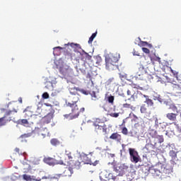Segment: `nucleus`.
<instances>
[{"instance_id": "7", "label": "nucleus", "mask_w": 181, "mask_h": 181, "mask_svg": "<svg viewBox=\"0 0 181 181\" xmlns=\"http://www.w3.org/2000/svg\"><path fill=\"white\" fill-rule=\"evenodd\" d=\"M71 175H73V168H69L63 171V175H55V176L53 177V179L57 181H64V177H71Z\"/></svg>"}, {"instance_id": "18", "label": "nucleus", "mask_w": 181, "mask_h": 181, "mask_svg": "<svg viewBox=\"0 0 181 181\" xmlns=\"http://www.w3.org/2000/svg\"><path fill=\"white\" fill-rule=\"evenodd\" d=\"M153 149L154 150L151 151V153H153V155L157 156L164 153V150L162 147L161 148L153 147Z\"/></svg>"}, {"instance_id": "16", "label": "nucleus", "mask_w": 181, "mask_h": 181, "mask_svg": "<svg viewBox=\"0 0 181 181\" xmlns=\"http://www.w3.org/2000/svg\"><path fill=\"white\" fill-rule=\"evenodd\" d=\"M44 163L49 165H55V159L50 157H46L44 158Z\"/></svg>"}, {"instance_id": "32", "label": "nucleus", "mask_w": 181, "mask_h": 181, "mask_svg": "<svg viewBox=\"0 0 181 181\" xmlns=\"http://www.w3.org/2000/svg\"><path fill=\"white\" fill-rule=\"evenodd\" d=\"M155 167H156L155 176H159L160 173H161V172L159 170V167L158 165H155Z\"/></svg>"}, {"instance_id": "20", "label": "nucleus", "mask_w": 181, "mask_h": 181, "mask_svg": "<svg viewBox=\"0 0 181 181\" xmlns=\"http://www.w3.org/2000/svg\"><path fill=\"white\" fill-rule=\"evenodd\" d=\"M144 169L145 170H147V172H148L149 174H152L153 176H155V170H156V166H151V167L145 166Z\"/></svg>"}, {"instance_id": "52", "label": "nucleus", "mask_w": 181, "mask_h": 181, "mask_svg": "<svg viewBox=\"0 0 181 181\" xmlns=\"http://www.w3.org/2000/svg\"><path fill=\"white\" fill-rule=\"evenodd\" d=\"M41 113H42V108L38 107V115H40Z\"/></svg>"}, {"instance_id": "4", "label": "nucleus", "mask_w": 181, "mask_h": 181, "mask_svg": "<svg viewBox=\"0 0 181 181\" xmlns=\"http://www.w3.org/2000/svg\"><path fill=\"white\" fill-rule=\"evenodd\" d=\"M108 165H111L114 172L120 175L126 174L129 170V165L127 163H121L114 161L112 163H109Z\"/></svg>"}, {"instance_id": "41", "label": "nucleus", "mask_w": 181, "mask_h": 181, "mask_svg": "<svg viewBox=\"0 0 181 181\" xmlns=\"http://www.w3.org/2000/svg\"><path fill=\"white\" fill-rule=\"evenodd\" d=\"M31 136V134H24L22 136H21V138L24 139V138H28Z\"/></svg>"}, {"instance_id": "27", "label": "nucleus", "mask_w": 181, "mask_h": 181, "mask_svg": "<svg viewBox=\"0 0 181 181\" xmlns=\"http://www.w3.org/2000/svg\"><path fill=\"white\" fill-rule=\"evenodd\" d=\"M50 142L52 146H58L60 144L59 141H58L57 139H52Z\"/></svg>"}, {"instance_id": "62", "label": "nucleus", "mask_w": 181, "mask_h": 181, "mask_svg": "<svg viewBox=\"0 0 181 181\" xmlns=\"http://www.w3.org/2000/svg\"><path fill=\"white\" fill-rule=\"evenodd\" d=\"M112 156H115V154H112Z\"/></svg>"}, {"instance_id": "56", "label": "nucleus", "mask_w": 181, "mask_h": 181, "mask_svg": "<svg viewBox=\"0 0 181 181\" xmlns=\"http://www.w3.org/2000/svg\"><path fill=\"white\" fill-rule=\"evenodd\" d=\"M112 180H117V177L112 176Z\"/></svg>"}, {"instance_id": "61", "label": "nucleus", "mask_w": 181, "mask_h": 181, "mask_svg": "<svg viewBox=\"0 0 181 181\" xmlns=\"http://www.w3.org/2000/svg\"><path fill=\"white\" fill-rule=\"evenodd\" d=\"M105 122H107V119H106V118H105Z\"/></svg>"}, {"instance_id": "8", "label": "nucleus", "mask_w": 181, "mask_h": 181, "mask_svg": "<svg viewBox=\"0 0 181 181\" xmlns=\"http://www.w3.org/2000/svg\"><path fill=\"white\" fill-rule=\"evenodd\" d=\"M129 153L132 163H137L139 162V156L135 148H129Z\"/></svg>"}, {"instance_id": "46", "label": "nucleus", "mask_w": 181, "mask_h": 181, "mask_svg": "<svg viewBox=\"0 0 181 181\" xmlns=\"http://www.w3.org/2000/svg\"><path fill=\"white\" fill-rule=\"evenodd\" d=\"M42 98H44V99H48L49 98V94H48V93H43L42 94Z\"/></svg>"}, {"instance_id": "37", "label": "nucleus", "mask_w": 181, "mask_h": 181, "mask_svg": "<svg viewBox=\"0 0 181 181\" xmlns=\"http://www.w3.org/2000/svg\"><path fill=\"white\" fill-rule=\"evenodd\" d=\"M69 45H70L71 47H74V46H76V47H78V48H81V47H80V45H78V44H74V43H67L66 45H65V46H69Z\"/></svg>"}, {"instance_id": "57", "label": "nucleus", "mask_w": 181, "mask_h": 181, "mask_svg": "<svg viewBox=\"0 0 181 181\" xmlns=\"http://www.w3.org/2000/svg\"><path fill=\"white\" fill-rule=\"evenodd\" d=\"M177 153L181 156V148H180V151Z\"/></svg>"}, {"instance_id": "24", "label": "nucleus", "mask_w": 181, "mask_h": 181, "mask_svg": "<svg viewBox=\"0 0 181 181\" xmlns=\"http://www.w3.org/2000/svg\"><path fill=\"white\" fill-rule=\"evenodd\" d=\"M122 106L124 107V108L131 109L132 111H135V110L136 109V107L131 105V104L129 103H124Z\"/></svg>"}, {"instance_id": "15", "label": "nucleus", "mask_w": 181, "mask_h": 181, "mask_svg": "<svg viewBox=\"0 0 181 181\" xmlns=\"http://www.w3.org/2000/svg\"><path fill=\"white\" fill-rule=\"evenodd\" d=\"M155 125H156V127H157V128H158V129H160L161 131L165 130L166 127L168 126L167 123L165 122L159 123V122H158L157 118H156V119H155Z\"/></svg>"}, {"instance_id": "45", "label": "nucleus", "mask_w": 181, "mask_h": 181, "mask_svg": "<svg viewBox=\"0 0 181 181\" xmlns=\"http://www.w3.org/2000/svg\"><path fill=\"white\" fill-rule=\"evenodd\" d=\"M132 122H138V117L136 115H133V119H132Z\"/></svg>"}, {"instance_id": "47", "label": "nucleus", "mask_w": 181, "mask_h": 181, "mask_svg": "<svg viewBox=\"0 0 181 181\" xmlns=\"http://www.w3.org/2000/svg\"><path fill=\"white\" fill-rule=\"evenodd\" d=\"M153 60L158 62V63L161 62V58H160L159 57H156L155 58H153Z\"/></svg>"}, {"instance_id": "19", "label": "nucleus", "mask_w": 181, "mask_h": 181, "mask_svg": "<svg viewBox=\"0 0 181 181\" xmlns=\"http://www.w3.org/2000/svg\"><path fill=\"white\" fill-rule=\"evenodd\" d=\"M177 114L175 113H167L166 117L172 122H175L177 119Z\"/></svg>"}, {"instance_id": "53", "label": "nucleus", "mask_w": 181, "mask_h": 181, "mask_svg": "<svg viewBox=\"0 0 181 181\" xmlns=\"http://www.w3.org/2000/svg\"><path fill=\"white\" fill-rule=\"evenodd\" d=\"M14 151H15L17 153H20V148H16L14 149Z\"/></svg>"}, {"instance_id": "6", "label": "nucleus", "mask_w": 181, "mask_h": 181, "mask_svg": "<svg viewBox=\"0 0 181 181\" xmlns=\"http://www.w3.org/2000/svg\"><path fill=\"white\" fill-rule=\"evenodd\" d=\"M59 73L66 80H70L74 76V71L70 66L62 65L59 68Z\"/></svg>"}, {"instance_id": "54", "label": "nucleus", "mask_w": 181, "mask_h": 181, "mask_svg": "<svg viewBox=\"0 0 181 181\" xmlns=\"http://www.w3.org/2000/svg\"><path fill=\"white\" fill-rule=\"evenodd\" d=\"M141 45H142V46H146L148 45V42H141Z\"/></svg>"}, {"instance_id": "34", "label": "nucleus", "mask_w": 181, "mask_h": 181, "mask_svg": "<svg viewBox=\"0 0 181 181\" xmlns=\"http://www.w3.org/2000/svg\"><path fill=\"white\" fill-rule=\"evenodd\" d=\"M43 132H44L41 133V135H42L44 136H49V132L48 129H47V128H45Z\"/></svg>"}, {"instance_id": "42", "label": "nucleus", "mask_w": 181, "mask_h": 181, "mask_svg": "<svg viewBox=\"0 0 181 181\" xmlns=\"http://www.w3.org/2000/svg\"><path fill=\"white\" fill-rule=\"evenodd\" d=\"M83 53H84L85 57H86L87 59L90 60L91 56L88 54V53L86 52L85 51H83Z\"/></svg>"}, {"instance_id": "17", "label": "nucleus", "mask_w": 181, "mask_h": 181, "mask_svg": "<svg viewBox=\"0 0 181 181\" xmlns=\"http://www.w3.org/2000/svg\"><path fill=\"white\" fill-rule=\"evenodd\" d=\"M111 140H116L117 141H121L122 136L117 132L113 133L111 134L110 137H109Z\"/></svg>"}, {"instance_id": "63", "label": "nucleus", "mask_w": 181, "mask_h": 181, "mask_svg": "<svg viewBox=\"0 0 181 181\" xmlns=\"http://www.w3.org/2000/svg\"><path fill=\"white\" fill-rule=\"evenodd\" d=\"M112 156H115V154H112Z\"/></svg>"}, {"instance_id": "58", "label": "nucleus", "mask_w": 181, "mask_h": 181, "mask_svg": "<svg viewBox=\"0 0 181 181\" xmlns=\"http://www.w3.org/2000/svg\"><path fill=\"white\" fill-rule=\"evenodd\" d=\"M100 180H102V181H107L105 180H103L102 177H100Z\"/></svg>"}, {"instance_id": "5", "label": "nucleus", "mask_w": 181, "mask_h": 181, "mask_svg": "<svg viewBox=\"0 0 181 181\" xmlns=\"http://www.w3.org/2000/svg\"><path fill=\"white\" fill-rule=\"evenodd\" d=\"M92 125L95 127V130L96 132H99L102 130L104 135H107L108 134L107 125L105 124L104 121H103L101 119H95V121L92 122Z\"/></svg>"}, {"instance_id": "40", "label": "nucleus", "mask_w": 181, "mask_h": 181, "mask_svg": "<svg viewBox=\"0 0 181 181\" xmlns=\"http://www.w3.org/2000/svg\"><path fill=\"white\" fill-rule=\"evenodd\" d=\"M122 133L124 135H128V129H127L126 127L122 128Z\"/></svg>"}, {"instance_id": "43", "label": "nucleus", "mask_w": 181, "mask_h": 181, "mask_svg": "<svg viewBox=\"0 0 181 181\" xmlns=\"http://www.w3.org/2000/svg\"><path fill=\"white\" fill-rule=\"evenodd\" d=\"M110 115L111 117L117 118L119 115V113H110Z\"/></svg>"}, {"instance_id": "13", "label": "nucleus", "mask_w": 181, "mask_h": 181, "mask_svg": "<svg viewBox=\"0 0 181 181\" xmlns=\"http://www.w3.org/2000/svg\"><path fill=\"white\" fill-rule=\"evenodd\" d=\"M23 179H24V180H25V181H32V180L41 181L42 180H47V179H48V177L46 176H42L41 177H37V179H35V176L23 175Z\"/></svg>"}, {"instance_id": "39", "label": "nucleus", "mask_w": 181, "mask_h": 181, "mask_svg": "<svg viewBox=\"0 0 181 181\" xmlns=\"http://www.w3.org/2000/svg\"><path fill=\"white\" fill-rule=\"evenodd\" d=\"M21 123L22 124V125H28L29 124L28 120H27L26 119H23L22 120H21Z\"/></svg>"}, {"instance_id": "50", "label": "nucleus", "mask_w": 181, "mask_h": 181, "mask_svg": "<svg viewBox=\"0 0 181 181\" xmlns=\"http://www.w3.org/2000/svg\"><path fill=\"white\" fill-rule=\"evenodd\" d=\"M173 88L177 89V90L180 89V86L177 84H173Z\"/></svg>"}, {"instance_id": "30", "label": "nucleus", "mask_w": 181, "mask_h": 181, "mask_svg": "<svg viewBox=\"0 0 181 181\" xmlns=\"http://www.w3.org/2000/svg\"><path fill=\"white\" fill-rule=\"evenodd\" d=\"M25 113V118H29L33 116V114L30 112V111H27L26 110H24Z\"/></svg>"}, {"instance_id": "35", "label": "nucleus", "mask_w": 181, "mask_h": 181, "mask_svg": "<svg viewBox=\"0 0 181 181\" xmlns=\"http://www.w3.org/2000/svg\"><path fill=\"white\" fill-rule=\"evenodd\" d=\"M70 52H71V49H69V51L65 52L64 55L67 56V57H69V59H71L73 57V55H72V54Z\"/></svg>"}, {"instance_id": "9", "label": "nucleus", "mask_w": 181, "mask_h": 181, "mask_svg": "<svg viewBox=\"0 0 181 181\" xmlns=\"http://www.w3.org/2000/svg\"><path fill=\"white\" fill-rule=\"evenodd\" d=\"M73 156L71 153H66L64 160L61 161V165L73 167Z\"/></svg>"}, {"instance_id": "48", "label": "nucleus", "mask_w": 181, "mask_h": 181, "mask_svg": "<svg viewBox=\"0 0 181 181\" xmlns=\"http://www.w3.org/2000/svg\"><path fill=\"white\" fill-rule=\"evenodd\" d=\"M177 132H178L179 135L181 136V124H180V126L177 125Z\"/></svg>"}, {"instance_id": "51", "label": "nucleus", "mask_w": 181, "mask_h": 181, "mask_svg": "<svg viewBox=\"0 0 181 181\" xmlns=\"http://www.w3.org/2000/svg\"><path fill=\"white\" fill-rule=\"evenodd\" d=\"M133 55H134V56H138V57H139V56H140L139 53V52H137L136 51H134V52H133Z\"/></svg>"}, {"instance_id": "21", "label": "nucleus", "mask_w": 181, "mask_h": 181, "mask_svg": "<svg viewBox=\"0 0 181 181\" xmlns=\"http://www.w3.org/2000/svg\"><path fill=\"white\" fill-rule=\"evenodd\" d=\"M53 54L55 56H59L60 54L59 50H64L66 51V48L62 47H56L53 48ZM59 49V50H58Z\"/></svg>"}, {"instance_id": "11", "label": "nucleus", "mask_w": 181, "mask_h": 181, "mask_svg": "<svg viewBox=\"0 0 181 181\" xmlns=\"http://www.w3.org/2000/svg\"><path fill=\"white\" fill-rule=\"evenodd\" d=\"M81 159H82V162L84 163V164H89L93 166H96L98 164H99V160H95L94 163H93V161H91L90 158H88V156L87 155L81 156Z\"/></svg>"}, {"instance_id": "36", "label": "nucleus", "mask_w": 181, "mask_h": 181, "mask_svg": "<svg viewBox=\"0 0 181 181\" xmlns=\"http://www.w3.org/2000/svg\"><path fill=\"white\" fill-rule=\"evenodd\" d=\"M114 101H115V96L111 95V96L108 97V102H109V103L113 104Z\"/></svg>"}, {"instance_id": "2", "label": "nucleus", "mask_w": 181, "mask_h": 181, "mask_svg": "<svg viewBox=\"0 0 181 181\" xmlns=\"http://www.w3.org/2000/svg\"><path fill=\"white\" fill-rule=\"evenodd\" d=\"M119 59V54L117 52L107 55L105 59L106 62V69L108 70H115V69L117 68V63Z\"/></svg>"}, {"instance_id": "28", "label": "nucleus", "mask_w": 181, "mask_h": 181, "mask_svg": "<svg viewBox=\"0 0 181 181\" xmlns=\"http://www.w3.org/2000/svg\"><path fill=\"white\" fill-rule=\"evenodd\" d=\"M97 36V32L92 34L91 37H89L88 44L93 43V39Z\"/></svg>"}, {"instance_id": "10", "label": "nucleus", "mask_w": 181, "mask_h": 181, "mask_svg": "<svg viewBox=\"0 0 181 181\" xmlns=\"http://www.w3.org/2000/svg\"><path fill=\"white\" fill-rule=\"evenodd\" d=\"M146 74V71L144 69V66L140 64L139 67H138L137 72H136V77L139 80H144Z\"/></svg>"}, {"instance_id": "1", "label": "nucleus", "mask_w": 181, "mask_h": 181, "mask_svg": "<svg viewBox=\"0 0 181 181\" xmlns=\"http://www.w3.org/2000/svg\"><path fill=\"white\" fill-rule=\"evenodd\" d=\"M71 102H65L67 107L71 109V112L69 115H64V117L69 119H76L80 112H84L86 108L82 107L80 109L78 107L77 103L79 101V96L78 94H75L71 96Z\"/></svg>"}, {"instance_id": "29", "label": "nucleus", "mask_w": 181, "mask_h": 181, "mask_svg": "<svg viewBox=\"0 0 181 181\" xmlns=\"http://www.w3.org/2000/svg\"><path fill=\"white\" fill-rule=\"evenodd\" d=\"M145 103H146L147 105H148L149 107H152L153 105V100L148 98H146V100H145Z\"/></svg>"}, {"instance_id": "55", "label": "nucleus", "mask_w": 181, "mask_h": 181, "mask_svg": "<svg viewBox=\"0 0 181 181\" xmlns=\"http://www.w3.org/2000/svg\"><path fill=\"white\" fill-rule=\"evenodd\" d=\"M169 69H170V71H171V73H173V75H176V73L173 70V69H171V68H169Z\"/></svg>"}, {"instance_id": "59", "label": "nucleus", "mask_w": 181, "mask_h": 181, "mask_svg": "<svg viewBox=\"0 0 181 181\" xmlns=\"http://www.w3.org/2000/svg\"><path fill=\"white\" fill-rule=\"evenodd\" d=\"M164 173H166V174H168V173H167V172H166V170H165Z\"/></svg>"}, {"instance_id": "23", "label": "nucleus", "mask_w": 181, "mask_h": 181, "mask_svg": "<svg viewBox=\"0 0 181 181\" xmlns=\"http://www.w3.org/2000/svg\"><path fill=\"white\" fill-rule=\"evenodd\" d=\"M80 165H81V163H80L79 161H76L75 163L73 161V166L67 165V167H69V168H71V169H74V168L79 169Z\"/></svg>"}, {"instance_id": "64", "label": "nucleus", "mask_w": 181, "mask_h": 181, "mask_svg": "<svg viewBox=\"0 0 181 181\" xmlns=\"http://www.w3.org/2000/svg\"><path fill=\"white\" fill-rule=\"evenodd\" d=\"M123 124H124V121L123 122Z\"/></svg>"}, {"instance_id": "26", "label": "nucleus", "mask_w": 181, "mask_h": 181, "mask_svg": "<svg viewBox=\"0 0 181 181\" xmlns=\"http://www.w3.org/2000/svg\"><path fill=\"white\" fill-rule=\"evenodd\" d=\"M151 148H153V146L150 144H147L145 145L144 149L146 150L147 153H151L152 151H151Z\"/></svg>"}, {"instance_id": "31", "label": "nucleus", "mask_w": 181, "mask_h": 181, "mask_svg": "<svg viewBox=\"0 0 181 181\" xmlns=\"http://www.w3.org/2000/svg\"><path fill=\"white\" fill-rule=\"evenodd\" d=\"M90 95H91V98H92V100H98V96L95 94V91H92L90 93Z\"/></svg>"}, {"instance_id": "14", "label": "nucleus", "mask_w": 181, "mask_h": 181, "mask_svg": "<svg viewBox=\"0 0 181 181\" xmlns=\"http://www.w3.org/2000/svg\"><path fill=\"white\" fill-rule=\"evenodd\" d=\"M149 134H151V137L157 139L158 143L160 144L163 143L164 141L163 136L157 135L158 134L157 131L153 130L149 133Z\"/></svg>"}, {"instance_id": "12", "label": "nucleus", "mask_w": 181, "mask_h": 181, "mask_svg": "<svg viewBox=\"0 0 181 181\" xmlns=\"http://www.w3.org/2000/svg\"><path fill=\"white\" fill-rule=\"evenodd\" d=\"M54 114L52 112L47 113L46 116L41 119V124L46 125L51 122V120L53 119Z\"/></svg>"}, {"instance_id": "22", "label": "nucleus", "mask_w": 181, "mask_h": 181, "mask_svg": "<svg viewBox=\"0 0 181 181\" xmlns=\"http://www.w3.org/2000/svg\"><path fill=\"white\" fill-rule=\"evenodd\" d=\"M177 152H175L174 150H171L169 151V156H170L171 159L173 160H177Z\"/></svg>"}, {"instance_id": "60", "label": "nucleus", "mask_w": 181, "mask_h": 181, "mask_svg": "<svg viewBox=\"0 0 181 181\" xmlns=\"http://www.w3.org/2000/svg\"><path fill=\"white\" fill-rule=\"evenodd\" d=\"M20 103H22V99L20 100Z\"/></svg>"}, {"instance_id": "25", "label": "nucleus", "mask_w": 181, "mask_h": 181, "mask_svg": "<svg viewBox=\"0 0 181 181\" xmlns=\"http://www.w3.org/2000/svg\"><path fill=\"white\" fill-rule=\"evenodd\" d=\"M134 92L132 90V88L127 90V96H131V99L134 100Z\"/></svg>"}, {"instance_id": "33", "label": "nucleus", "mask_w": 181, "mask_h": 181, "mask_svg": "<svg viewBox=\"0 0 181 181\" xmlns=\"http://www.w3.org/2000/svg\"><path fill=\"white\" fill-rule=\"evenodd\" d=\"M146 110H147L146 107L144 105H143L141 106V107L140 108V111L141 112L142 114H146Z\"/></svg>"}, {"instance_id": "44", "label": "nucleus", "mask_w": 181, "mask_h": 181, "mask_svg": "<svg viewBox=\"0 0 181 181\" xmlns=\"http://www.w3.org/2000/svg\"><path fill=\"white\" fill-rule=\"evenodd\" d=\"M142 51H143V52H144L145 54H150V49H148V48L143 47V48H142Z\"/></svg>"}, {"instance_id": "49", "label": "nucleus", "mask_w": 181, "mask_h": 181, "mask_svg": "<svg viewBox=\"0 0 181 181\" xmlns=\"http://www.w3.org/2000/svg\"><path fill=\"white\" fill-rule=\"evenodd\" d=\"M170 108H171V110H173V112H177V107H175V105L171 106Z\"/></svg>"}, {"instance_id": "3", "label": "nucleus", "mask_w": 181, "mask_h": 181, "mask_svg": "<svg viewBox=\"0 0 181 181\" xmlns=\"http://www.w3.org/2000/svg\"><path fill=\"white\" fill-rule=\"evenodd\" d=\"M0 110L1 113H4V116L0 118V127H4L5 125H6L7 123L14 119L15 117L11 115H14L16 113L18 112L17 110L15 109L12 110H7L5 108H1Z\"/></svg>"}, {"instance_id": "38", "label": "nucleus", "mask_w": 181, "mask_h": 181, "mask_svg": "<svg viewBox=\"0 0 181 181\" xmlns=\"http://www.w3.org/2000/svg\"><path fill=\"white\" fill-rule=\"evenodd\" d=\"M131 86H132V88H136V89H137V90L141 88L139 86V85L135 84V83H132Z\"/></svg>"}]
</instances>
